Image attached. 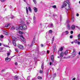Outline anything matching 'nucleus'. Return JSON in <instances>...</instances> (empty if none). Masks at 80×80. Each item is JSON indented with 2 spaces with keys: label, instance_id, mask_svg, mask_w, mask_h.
<instances>
[{
  "label": "nucleus",
  "instance_id": "nucleus-14",
  "mask_svg": "<svg viewBox=\"0 0 80 80\" xmlns=\"http://www.w3.org/2000/svg\"><path fill=\"white\" fill-rule=\"evenodd\" d=\"M33 9L35 11V12H37L38 11V10L37 9V8L36 7H34L33 8Z\"/></svg>",
  "mask_w": 80,
  "mask_h": 80
},
{
  "label": "nucleus",
  "instance_id": "nucleus-56",
  "mask_svg": "<svg viewBox=\"0 0 80 80\" xmlns=\"http://www.w3.org/2000/svg\"><path fill=\"white\" fill-rule=\"evenodd\" d=\"M1 2H4L5 1V0H1Z\"/></svg>",
  "mask_w": 80,
  "mask_h": 80
},
{
  "label": "nucleus",
  "instance_id": "nucleus-26",
  "mask_svg": "<svg viewBox=\"0 0 80 80\" xmlns=\"http://www.w3.org/2000/svg\"><path fill=\"white\" fill-rule=\"evenodd\" d=\"M35 37H34L32 42H33V43H35Z\"/></svg>",
  "mask_w": 80,
  "mask_h": 80
},
{
  "label": "nucleus",
  "instance_id": "nucleus-52",
  "mask_svg": "<svg viewBox=\"0 0 80 80\" xmlns=\"http://www.w3.org/2000/svg\"><path fill=\"white\" fill-rule=\"evenodd\" d=\"M0 40L1 41H2V42H3V38H0Z\"/></svg>",
  "mask_w": 80,
  "mask_h": 80
},
{
  "label": "nucleus",
  "instance_id": "nucleus-17",
  "mask_svg": "<svg viewBox=\"0 0 80 80\" xmlns=\"http://www.w3.org/2000/svg\"><path fill=\"white\" fill-rule=\"evenodd\" d=\"M78 41H79V40L78 39H75L74 40L73 42L74 43H77Z\"/></svg>",
  "mask_w": 80,
  "mask_h": 80
},
{
  "label": "nucleus",
  "instance_id": "nucleus-48",
  "mask_svg": "<svg viewBox=\"0 0 80 80\" xmlns=\"http://www.w3.org/2000/svg\"><path fill=\"white\" fill-rule=\"evenodd\" d=\"M76 27L77 28H78V29H79V30H80V28H79V27H78V26H76Z\"/></svg>",
  "mask_w": 80,
  "mask_h": 80
},
{
  "label": "nucleus",
  "instance_id": "nucleus-23",
  "mask_svg": "<svg viewBox=\"0 0 80 80\" xmlns=\"http://www.w3.org/2000/svg\"><path fill=\"white\" fill-rule=\"evenodd\" d=\"M49 69H47V75H46L47 77H48V71H49Z\"/></svg>",
  "mask_w": 80,
  "mask_h": 80
},
{
  "label": "nucleus",
  "instance_id": "nucleus-49",
  "mask_svg": "<svg viewBox=\"0 0 80 80\" xmlns=\"http://www.w3.org/2000/svg\"><path fill=\"white\" fill-rule=\"evenodd\" d=\"M30 76L28 77L27 78V80H29V79H30Z\"/></svg>",
  "mask_w": 80,
  "mask_h": 80
},
{
  "label": "nucleus",
  "instance_id": "nucleus-25",
  "mask_svg": "<svg viewBox=\"0 0 80 80\" xmlns=\"http://www.w3.org/2000/svg\"><path fill=\"white\" fill-rule=\"evenodd\" d=\"M26 13L27 15H28V8L27 7H26Z\"/></svg>",
  "mask_w": 80,
  "mask_h": 80
},
{
  "label": "nucleus",
  "instance_id": "nucleus-64",
  "mask_svg": "<svg viewBox=\"0 0 80 80\" xmlns=\"http://www.w3.org/2000/svg\"><path fill=\"white\" fill-rule=\"evenodd\" d=\"M52 62H50L49 63L50 65H52Z\"/></svg>",
  "mask_w": 80,
  "mask_h": 80
},
{
  "label": "nucleus",
  "instance_id": "nucleus-47",
  "mask_svg": "<svg viewBox=\"0 0 80 80\" xmlns=\"http://www.w3.org/2000/svg\"><path fill=\"white\" fill-rule=\"evenodd\" d=\"M36 51H37L38 52V51H39V49H38V48H37V50H36Z\"/></svg>",
  "mask_w": 80,
  "mask_h": 80
},
{
  "label": "nucleus",
  "instance_id": "nucleus-20",
  "mask_svg": "<svg viewBox=\"0 0 80 80\" xmlns=\"http://www.w3.org/2000/svg\"><path fill=\"white\" fill-rule=\"evenodd\" d=\"M68 53V50H66V51L64 52V54L66 55H67Z\"/></svg>",
  "mask_w": 80,
  "mask_h": 80
},
{
  "label": "nucleus",
  "instance_id": "nucleus-62",
  "mask_svg": "<svg viewBox=\"0 0 80 80\" xmlns=\"http://www.w3.org/2000/svg\"><path fill=\"white\" fill-rule=\"evenodd\" d=\"M5 71V69H2V71L1 72H4V71Z\"/></svg>",
  "mask_w": 80,
  "mask_h": 80
},
{
  "label": "nucleus",
  "instance_id": "nucleus-2",
  "mask_svg": "<svg viewBox=\"0 0 80 80\" xmlns=\"http://www.w3.org/2000/svg\"><path fill=\"white\" fill-rule=\"evenodd\" d=\"M68 4V7H65V8L66 10V12L67 13V15H68V10H70V2H67Z\"/></svg>",
  "mask_w": 80,
  "mask_h": 80
},
{
  "label": "nucleus",
  "instance_id": "nucleus-29",
  "mask_svg": "<svg viewBox=\"0 0 80 80\" xmlns=\"http://www.w3.org/2000/svg\"><path fill=\"white\" fill-rule=\"evenodd\" d=\"M62 50H63V48L61 47L60 49V50H59L58 51V53H59V52H60V51H62Z\"/></svg>",
  "mask_w": 80,
  "mask_h": 80
},
{
  "label": "nucleus",
  "instance_id": "nucleus-38",
  "mask_svg": "<svg viewBox=\"0 0 80 80\" xmlns=\"http://www.w3.org/2000/svg\"><path fill=\"white\" fill-rule=\"evenodd\" d=\"M35 4H37V1L36 0H32Z\"/></svg>",
  "mask_w": 80,
  "mask_h": 80
},
{
  "label": "nucleus",
  "instance_id": "nucleus-9",
  "mask_svg": "<svg viewBox=\"0 0 80 80\" xmlns=\"http://www.w3.org/2000/svg\"><path fill=\"white\" fill-rule=\"evenodd\" d=\"M3 33L4 34L6 35H8V32H7L6 31H3Z\"/></svg>",
  "mask_w": 80,
  "mask_h": 80
},
{
  "label": "nucleus",
  "instance_id": "nucleus-21",
  "mask_svg": "<svg viewBox=\"0 0 80 80\" xmlns=\"http://www.w3.org/2000/svg\"><path fill=\"white\" fill-rule=\"evenodd\" d=\"M15 29V28L14 26L12 27L11 28L10 30H13Z\"/></svg>",
  "mask_w": 80,
  "mask_h": 80
},
{
  "label": "nucleus",
  "instance_id": "nucleus-32",
  "mask_svg": "<svg viewBox=\"0 0 80 80\" xmlns=\"http://www.w3.org/2000/svg\"><path fill=\"white\" fill-rule=\"evenodd\" d=\"M4 37V36H3V35H1L0 36V38H3Z\"/></svg>",
  "mask_w": 80,
  "mask_h": 80
},
{
  "label": "nucleus",
  "instance_id": "nucleus-19",
  "mask_svg": "<svg viewBox=\"0 0 80 80\" xmlns=\"http://www.w3.org/2000/svg\"><path fill=\"white\" fill-rule=\"evenodd\" d=\"M10 23L7 24L5 25V27L7 28L8 27H9V26H10Z\"/></svg>",
  "mask_w": 80,
  "mask_h": 80
},
{
  "label": "nucleus",
  "instance_id": "nucleus-5",
  "mask_svg": "<svg viewBox=\"0 0 80 80\" xmlns=\"http://www.w3.org/2000/svg\"><path fill=\"white\" fill-rule=\"evenodd\" d=\"M20 38L23 42H24V43H25V42H26V41L25 40V38H24L22 36H21Z\"/></svg>",
  "mask_w": 80,
  "mask_h": 80
},
{
  "label": "nucleus",
  "instance_id": "nucleus-30",
  "mask_svg": "<svg viewBox=\"0 0 80 80\" xmlns=\"http://www.w3.org/2000/svg\"><path fill=\"white\" fill-rule=\"evenodd\" d=\"M41 69L43 70V63H42V64Z\"/></svg>",
  "mask_w": 80,
  "mask_h": 80
},
{
  "label": "nucleus",
  "instance_id": "nucleus-55",
  "mask_svg": "<svg viewBox=\"0 0 80 80\" xmlns=\"http://www.w3.org/2000/svg\"><path fill=\"white\" fill-rule=\"evenodd\" d=\"M57 15L55 14H53V17H55V16H57Z\"/></svg>",
  "mask_w": 80,
  "mask_h": 80
},
{
  "label": "nucleus",
  "instance_id": "nucleus-60",
  "mask_svg": "<svg viewBox=\"0 0 80 80\" xmlns=\"http://www.w3.org/2000/svg\"><path fill=\"white\" fill-rule=\"evenodd\" d=\"M70 38H73V36H70Z\"/></svg>",
  "mask_w": 80,
  "mask_h": 80
},
{
  "label": "nucleus",
  "instance_id": "nucleus-41",
  "mask_svg": "<svg viewBox=\"0 0 80 80\" xmlns=\"http://www.w3.org/2000/svg\"><path fill=\"white\" fill-rule=\"evenodd\" d=\"M21 24H24V23H25V22H23V21H22L21 22Z\"/></svg>",
  "mask_w": 80,
  "mask_h": 80
},
{
  "label": "nucleus",
  "instance_id": "nucleus-37",
  "mask_svg": "<svg viewBox=\"0 0 80 80\" xmlns=\"http://www.w3.org/2000/svg\"><path fill=\"white\" fill-rule=\"evenodd\" d=\"M56 45H57L56 44V43L54 44V47H53V48H56Z\"/></svg>",
  "mask_w": 80,
  "mask_h": 80
},
{
  "label": "nucleus",
  "instance_id": "nucleus-63",
  "mask_svg": "<svg viewBox=\"0 0 80 80\" xmlns=\"http://www.w3.org/2000/svg\"><path fill=\"white\" fill-rule=\"evenodd\" d=\"M78 45H80V42L78 41Z\"/></svg>",
  "mask_w": 80,
  "mask_h": 80
},
{
  "label": "nucleus",
  "instance_id": "nucleus-51",
  "mask_svg": "<svg viewBox=\"0 0 80 80\" xmlns=\"http://www.w3.org/2000/svg\"><path fill=\"white\" fill-rule=\"evenodd\" d=\"M14 18V17L12 15L11 17V19H13V18Z\"/></svg>",
  "mask_w": 80,
  "mask_h": 80
},
{
  "label": "nucleus",
  "instance_id": "nucleus-45",
  "mask_svg": "<svg viewBox=\"0 0 80 80\" xmlns=\"http://www.w3.org/2000/svg\"><path fill=\"white\" fill-rule=\"evenodd\" d=\"M19 28H18V27H16V29L17 30H19Z\"/></svg>",
  "mask_w": 80,
  "mask_h": 80
},
{
  "label": "nucleus",
  "instance_id": "nucleus-57",
  "mask_svg": "<svg viewBox=\"0 0 80 80\" xmlns=\"http://www.w3.org/2000/svg\"><path fill=\"white\" fill-rule=\"evenodd\" d=\"M62 16H60V19L61 21H62Z\"/></svg>",
  "mask_w": 80,
  "mask_h": 80
},
{
  "label": "nucleus",
  "instance_id": "nucleus-50",
  "mask_svg": "<svg viewBox=\"0 0 80 80\" xmlns=\"http://www.w3.org/2000/svg\"><path fill=\"white\" fill-rule=\"evenodd\" d=\"M70 33L71 34H73V31H71Z\"/></svg>",
  "mask_w": 80,
  "mask_h": 80
},
{
  "label": "nucleus",
  "instance_id": "nucleus-11",
  "mask_svg": "<svg viewBox=\"0 0 80 80\" xmlns=\"http://www.w3.org/2000/svg\"><path fill=\"white\" fill-rule=\"evenodd\" d=\"M11 50H10L8 51V52L7 53V57H8V56H9V55H10V53H11Z\"/></svg>",
  "mask_w": 80,
  "mask_h": 80
},
{
  "label": "nucleus",
  "instance_id": "nucleus-15",
  "mask_svg": "<svg viewBox=\"0 0 80 80\" xmlns=\"http://www.w3.org/2000/svg\"><path fill=\"white\" fill-rule=\"evenodd\" d=\"M71 21L72 22H74L75 19L74 18V17L72 16L71 17Z\"/></svg>",
  "mask_w": 80,
  "mask_h": 80
},
{
  "label": "nucleus",
  "instance_id": "nucleus-28",
  "mask_svg": "<svg viewBox=\"0 0 80 80\" xmlns=\"http://www.w3.org/2000/svg\"><path fill=\"white\" fill-rule=\"evenodd\" d=\"M67 27L68 30H70V25H67Z\"/></svg>",
  "mask_w": 80,
  "mask_h": 80
},
{
  "label": "nucleus",
  "instance_id": "nucleus-34",
  "mask_svg": "<svg viewBox=\"0 0 80 80\" xmlns=\"http://www.w3.org/2000/svg\"><path fill=\"white\" fill-rule=\"evenodd\" d=\"M31 69L32 68H29V69H28V72H30L31 71Z\"/></svg>",
  "mask_w": 80,
  "mask_h": 80
},
{
  "label": "nucleus",
  "instance_id": "nucleus-54",
  "mask_svg": "<svg viewBox=\"0 0 80 80\" xmlns=\"http://www.w3.org/2000/svg\"><path fill=\"white\" fill-rule=\"evenodd\" d=\"M78 38H80V34H79V35H78Z\"/></svg>",
  "mask_w": 80,
  "mask_h": 80
},
{
  "label": "nucleus",
  "instance_id": "nucleus-3",
  "mask_svg": "<svg viewBox=\"0 0 80 80\" xmlns=\"http://www.w3.org/2000/svg\"><path fill=\"white\" fill-rule=\"evenodd\" d=\"M67 2L68 3V2H67V1H64V2L63 3L64 4H62V7H61L62 8H63L64 7H67V3H67Z\"/></svg>",
  "mask_w": 80,
  "mask_h": 80
},
{
  "label": "nucleus",
  "instance_id": "nucleus-33",
  "mask_svg": "<svg viewBox=\"0 0 80 80\" xmlns=\"http://www.w3.org/2000/svg\"><path fill=\"white\" fill-rule=\"evenodd\" d=\"M53 41H54V37H53V38L52 39V43H53Z\"/></svg>",
  "mask_w": 80,
  "mask_h": 80
},
{
  "label": "nucleus",
  "instance_id": "nucleus-61",
  "mask_svg": "<svg viewBox=\"0 0 80 80\" xmlns=\"http://www.w3.org/2000/svg\"><path fill=\"white\" fill-rule=\"evenodd\" d=\"M15 51H16V52H18V49H15Z\"/></svg>",
  "mask_w": 80,
  "mask_h": 80
},
{
  "label": "nucleus",
  "instance_id": "nucleus-24",
  "mask_svg": "<svg viewBox=\"0 0 80 80\" xmlns=\"http://www.w3.org/2000/svg\"><path fill=\"white\" fill-rule=\"evenodd\" d=\"M75 55H76V54H72L71 56V58H73V57H75Z\"/></svg>",
  "mask_w": 80,
  "mask_h": 80
},
{
  "label": "nucleus",
  "instance_id": "nucleus-42",
  "mask_svg": "<svg viewBox=\"0 0 80 80\" xmlns=\"http://www.w3.org/2000/svg\"><path fill=\"white\" fill-rule=\"evenodd\" d=\"M70 21H69V20H67V22H66V23H70Z\"/></svg>",
  "mask_w": 80,
  "mask_h": 80
},
{
  "label": "nucleus",
  "instance_id": "nucleus-40",
  "mask_svg": "<svg viewBox=\"0 0 80 80\" xmlns=\"http://www.w3.org/2000/svg\"><path fill=\"white\" fill-rule=\"evenodd\" d=\"M28 9L30 12H32V9H31V8H30V7H28Z\"/></svg>",
  "mask_w": 80,
  "mask_h": 80
},
{
  "label": "nucleus",
  "instance_id": "nucleus-10",
  "mask_svg": "<svg viewBox=\"0 0 80 80\" xmlns=\"http://www.w3.org/2000/svg\"><path fill=\"white\" fill-rule=\"evenodd\" d=\"M51 60L52 62H54V56L53 55H52L51 57Z\"/></svg>",
  "mask_w": 80,
  "mask_h": 80
},
{
  "label": "nucleus",
  "instance_id": "nucleus-27",
  "mask_svg": "<svg viewBox=\"0 0 80 80\" xmlns=\"http://www.w3.org/2000/svg\"><path fill=\"white\" fill-rule=\"evenodd\" d=\"M34 43H35L32 42H31V45H30L29 46L30 47H32L33 46V45L34 44Z\"/></svg>",
  "mask_w": 80,
  "mask_h": 80
},
{
  "label": "nucleus",
  "instance_id": "nucleus-18",
  "mask_svg": "<svg viewBox=\"0 0 80 80\" xmlns=\"http://www.w3.org/2000/svg\"><path fill=\"white\" fill-rule=\"evenodd\" d=\"M63 52H62L60 54V57H63Z\"/></svg>",
  "mask_w": 80,
  "mask_h": 80
},
{
  "label": "nucleus",
  "instance_id": "nucleus-12",
  "mask_svg": "<svg viewBox=\"0 0 80 80\" xmlns=\"http://www.w3.org/2000/svg\"><path fill=\"white\" fill-rule=\"evenodd\" d=\"M68 31H67L64 32L63 33V34H65V35H68Z\"/></svg>",
  "mask_w": 80,
  "mask_h": 80
},
{
  "label": "nucleus",
  "instance_id": "nucleus-4",
  "mask_svg": "<svg viewBox=\"0 0 80 80\" xmlns=\"http://www.w3.org/2000/svg\"><path fill=\"white\" fill-rule=\"evenodd\" d=\"M13 56L11 57L10 58H8V57H7L5 58L6 62H10V61L11 60V58H13Z\"/></svg>",
  "mask_w": 80,
  "mask_h": 80
},
{
  "label": "nucleus",
  "instance_id": "nucleus-59",
  "mask_svg": "<svg viewBox=\"0 0 80 80\" xmlns=\"http://www.w3.org/2000/svg\"><path fill=\"white\" fill-rule=\"evenodd\" d=\"M76 16L77 17H78L79 16V14L77 13V14H76Z\"/></svg>",
  "mask_w": 80,
  "mask_h": 80
},
{
  "label": "nucleus",
  "instance_id": "nucleus-6",
  "mask_svg": "<svg viewBox=\"0 0 80 80\" xmlns=\"http://www.w3.org/2000/svg\"><path fill=\"white\" fill-rule=\"evenodd\" d=\"M6 74L7 75V76H8V75H9L8 76V78L9 80H10V79H12V78H13V77H12V75H10V74L9 73H6Z\"/></svg>",
  "mask_w": 80,
  "mask_h": 80
},
{
  "label": "nucleus",
  "instance_id": "nucleus-22",
  "mask_svg": "<svg viewBox=\"0 0 80 80\" xmlns=\"http://www.w3.org/2000/svg\"><path fill=\"white\" fill-rule=\"evenodd\" d=\"M13 43L14 46H17V44H16V42L15 41V40L13 41Z\"/></svg>",
  "mask_w": 80,
  "mask_h": 80
},
{
  "label": "nucleus",
  "instance_id": "nucleus-46",
  "mask_svg": "<svg viewBox=\"0 0 80 80\" xmlns=\"http://www.w3.org/2000/svg\"><path fill=\"white\" fill-rule=\"evenodd\" d=\"M52 8H57V7L55 5H54L52 6Z\"/></svg>",
  "mask_w": 80,
  "mask_h": 80
},
{
  "label": "nucleus",
  "instance_id": "nucleus-36",
  "mask_svg": "<svg viewBox=\"0 0 80 80\" xmlns=\"http://www.w3.org/2000/svg\"><path fill=\"white\" fill-rule=\"evenodd\" d=\"M38 78L39 79V80H42V77L39 76L38 77Z\"/></svg>",
  "mask_w": 80,
  "mask_h": 80
},
{
  "label": "nucleus",
  "instance_id": "nucleus-43",
  "mask_svg": "<svg viewBox=\"0 0 80 80\" xmlns=\"http://www.w3.org/2000/svg\"><path fill=\"white\" fill-rule=\"evenodd\" d=\"M53 32V31H52V30H50L49 31V33H52Z\"/></svg>",
  "mask_w": 80,
  "mask_h": 80
},
{
  "label": "nucleus",
  "instance_id": "nucleus-31",
  "mask_svg": "<svg viewBox=\"0 0 80 80\" xmlns=\"http://www.w3.org/2000/svg\"><path fill=\"white\" fill-rule=\"evenodd\" d=\"M43 70V69H41L39 71V72L40 73H42Z\"/></svg>",
  "mask_w": 80,
  "mask_h": 80
},
{
  "label": "nucleus",
  "instance_id": "nucleus-35",
  "mask_svg": "<svg viewBox=\"0 0 80 80\" xmlns=\"http://www.w3.org/2000/svg\"><path fill=\"white\" fill-rule=\"evenodd\" d=\"M56 76H57V74H56V73H54L53 76V78H55V77H56Z\"/></svg>",
  "mask_w": 80,
  "mask_h": 80
},
{
  "label": "nucleus",
  "instance_id": "nucleus-39",
  "mask_svg": "<svg viewBox=\"0 0 80 80\" xmlns=\"http://www.w3.org/2000/svg\"><path fill=\"white\" fill-rule=\"evenodd\" d=\"M39 27H40V28H42V24H40L39 25Z\"/></svg>",
  "mask_w": 80,
  "mask_h": 80
},
{
  "label": "nucleus",
  "instance_id": "nucleus-44",
  "mask_svg": "<svg viewBox=\"0 0 80 80\" xmlns=\"http://www.w3.org/2000/svg\"><path fill=\"white\" fill-rule=\"evenodd\" d=\"M33 19H34V23H35V19H36L35 17L34 16L33 17Z\"/></svg>",
  "mask_w": 80,
  "mask_h": 80
},
{
  "label": "nucleus",
  "instance_id": "nucleus-8",
  "mask_svg": "<svg viewBox=\"0 0 80 80\" xmlns=\"http://www.w3.org/2000/svg\"><path fill=\"white\" fill-rule=\"evenodd\" d=\"M48 27L49 28H53V23L49 24L48 26Z\"/></svg>",
  "mask_w": 80,
  "mask_h": 80
},
{
  "label": "nucleus",
  "instance_id": "nucleus-13",
  "mask_svg": "<svg viewBox=\"0 0 80 80\" xmlns=\"http://www.w3.org/2000/svg\"><path fill=\"white\" fill-rule=\"evenodd\" d=\"M71 28L72 30H73L75 29V26L74 25H72L71 26Z\"/></svg>",
  "mask_w": 80,
  "mask_h": 80
},
{
  "label": "nucleus",
  "instance_id": "nucleus-1",
  "mask_svg": "<svg viewBox=\"0 0 80 80\" xmlns=\"http://www.w3.org/2000/svg\"><path fill=\"white\" fill-rule=\"evenodd\" d=\"M19 28L20 30H26L27 29V25L25 24H20L19 26Z\"/></svg>",
  "mask_w": 80,
  "mask_h": 80
},
{
  "label": "nucleus",
  "instance_id": "nucleus-16",
  "mask_svg": "<svg viewBox=\"0 0 80 80\" xmlns=\"http://www.w3.org/2000/svg\"><path fill=\"white\" fill-rule=\"evenodd\" d=\"M18 76H15L14 77V80H17L18 79Z\"/></svg>",
  "mask_w": 80,
  "mask_h": 80
},
{
  "label": "nucleus",
  "instance_id": "nucleus-58",
  "mask_svg": "<svg viewBox=\"0 0 80 80\" xmlns=\"http://www.w3.org/2000/svg\"><path fill=\"white\" fill-rule=\"evenodd\" d=\"M55 48H53V52H55Z\"/></svg>",
  "mask_w": 80,
  "mask_h": 80
},
{
  "label": "nucleus",
  "instance_id": "nucleus-7",
  "mask_svg": "<svg viewBox=\"0 0 80 80\" xmlns=\"http://www.w3.org/2000/svg\"><path fill=\"white\" fill-rule=\"evenodd\" d=\"M18 47L19 48L21 49V50H23L24 49V47L22 45H18Z\"/></svg>",
  "mask_w": 80,
  "mask_h": 80
},
{
  "label": "nucleus",
  "instance_id": "nucleus-53",
  "mask_svg": "<svg viewBox=\"0 0 80 80\" xmlns=\"http://www.w3.org/2000/svg\"><path fill=\"white\" fill-rule=\"evenodd\" d=\"M29 22H28V21L27 22V23H28V24H29V23H30V20H29Z\"/></svg>",
  "mask_w": 80,
  "mask_h": 80
}]
</instances>
